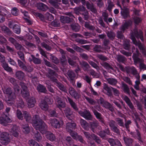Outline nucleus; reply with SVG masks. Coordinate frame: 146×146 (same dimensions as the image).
Masks as SVG:
<instances>
[{
  "label": "nucleus",
  "mask_w": 146,
  "mask_h": 146,
  "mask_svg": "<svg viewBox=\"0 0 146 146\" xmlns=\"http://www.w3.org/2000/svg\"><path fill=\"white\" fill-rule=\"evenodd\" d=\"M33 125L36 130H39L42 134L46 133V138L51 141L55 139L54 135L50 132H46L47 126L37 115H35L32 121Z\"/></svg>",
  "instance_id": "f257e3e1"
},
{
  "label": "nucleus",
  "mask_w": 146,
  "mask_h": 146,
  "mask_svg": "<svg viewBox=\"0 0 146 146\" xmlns=\"http://www.w3.org/2000/svg\"><path fill=\"white\" fill-rule=\"evenodd\" d=\"M136 52L135 53H133L132 56L134 64L136 65L138 62H139V69L141 70H146V65L144 63V60L139 57L140 54L137 49L136 51Z\"/></svg>",
  "instance_id": "f03ea898"
},
{
  "label": "nucleus",
  "mask_w": 146,
  "mask_h": 146,
  "mask_svg": "<svg viewBox=\"0 0 146 146\" xmlns=\"http://www.w3.org/2000/svg\"><path fill=\"white\" fill-rule=\"evenodd\" d=\"M3 91L5 94L8 95L9 101H11V102L8 103L9 105L10 104V105H12L15 102L14 100L16 96L15 94L12 92L11 88H5L3 90Z\"/></svg>",
  "instance_id": "7ed1b4c3"
},
{
  "label": "nucleus",
  "mask_w": 146,
  "mask_h": 146,
  "mask_svg": "<svg viewBox=\"0 0 146 146\" xmlns=\"http://www.w3.org/2000/svg\"><path fill=\"white\" fill-rule=\"evenodd\" d=\"M0 141L1 143L3 145H7L10 142L9 134L5 132L2 133L0 135Z\"/></svg>",
  "instance_id": "20e7f679"
},
{
  "label": "nucleus",
  "mask_w": 146,
  "mask_h": 146,
  "mask_svg": "<svg viewBox=\"0 0 146 146\" xmlns=\"http://www.w3.org/2000/svg\"><path fill=\"white\" fill-rule=\"evenodd\" d=\"M50 122L52 125L56 128H60L64 124V122L62 119H58L56 118L50 119Z\"/></svg>",
  "instance_id": "39448f33"
},
{
  "label": "nucleus",
  "mask_w": 146,
  "mask_h": 146,
  "mask_svg": "<svg viewBox=\"0 0 146 146\" xmlns=\"http://www.w3.org/2000/svg\"><path fill=\"white\" fill-rule=\"evenodd\" d=\"M48 77L50 78L51 80L54 82V84L58 87L60 90L65 92H67V90L66 87L64 86L60 82H58L56 79L51 77L49 75H48Z\"/></svg>",
  "instance_id": "423d86ee"
},
{
  "label": "nucleus",
  "mask_w": 146,
  "mask_h": 146,
  "mask_svg": "<svg viewBox=\"0 0 146 146\" xmlns=\"http://www.w3.org/2000/svg\"><path fill=\"white\" fill-rule=\"evenodd\" d=\"M78 112L81 116L87 120H92L93 119L92 116L88 110H85L84 111H80Z\"/></svg>",
  "instance_id": "0eeeda50"
},
{
  "label": "nucleus",
  "mask_w": 146,
  "mask_h": 146,
  "mask_svg": "<svg viewBox=\"0 0 146 146\" xmlns=\"http://www.w3.org/2000/svg\"><path fill=\"white\" fill-rule=\"evenodd\" d=\"M66 14L69 17L63 16H62L60 17V20L63 23H69L71 21V19H72V18L74 17L71 13H66Z\"/></svg>",
  "instance_id": "6e6552de"
},
{
  "label": "nucleus",
  "mask_w": 146,
  "mask_h": 146,
  "mask_svg": "<svg viewBox=\"0 0 146 146\" xmlns=\"http://www.w3.org/2000/svg\"><path fill=\"white\" fill-rule=\"evenodd\" d=\"M131 38L132 40L133 43L136 46H137L141 50L146 48L141 42L140 40L137 41L135 38L132 34L131 35Z\"/></svg>",
  "instance_id": "1a4fd4ad"
},
{
  "label": "nucleus",
  "mask_w": 146,
  "mask_h": 146,
  "mask_svg": "<svg viewBox=\"0 0 146 146\" xmlns=\"http://www.w3.org/2000/svg\"><path fill=\"white\" fill-rule=\"evenodd\" d=\"M20 85L22 89L21 91L22 96L24 97L28 96L29 95V92L26 84L23 82H21L20 83Z\"/></svg>",
  "instance_id": "9d476101"
},
{
  "label": "nucleus",
  "mask_w": 146,
  "mask_h": 146,
  "mask_svg": "<svg viewBox=\"0 0 146 146\" xmlns=\"http://www.w3.org/2000/svg\"><path fill=\"white\" fill-rule=\"evenodd\" d=\"M11 128L9 130L11 135L15 137H18L19 135V127L15 125L11 126Z\"/></svg>",
  "instance_id": "9b49d317"
},
{
  "label": "nucleus",
  "mask_w": 146,
  "mask_h": 146,
  "mask_svg": "<svg viewBox=\"0 0 146 146\" xmlns=\"http://www.w3.org/2000/svg\"><path fill=\"white\" fill-rule=\"evenodd\" d=\"M136 133L134 132H131L129 133V134L132 135V137L135 139H137L140 143H143V141L142 140L141 133L139 130L137 129H136Z\"/></svg>",
  "instance_id": "f8f14e48"
},
{
  "label": "nucleus",
  "mask_w": 146,
  "mask_h": 146,
  "mask_svg": "<svg viewBox=\"0 0 146 146\" xmlns=\"http://www.w3.org/2000/svg\"><path fill=\"white\" fill-rule=\"evenodd\" d=\"M56 104L57 107L59 109L64 108L66 106V104L65 102L63 101L61 98L58 96H57L56 98Z\"/></svg>",
  "instance_id": "ddd939ff"
},
{
  "label": "nucleus",
  "mask_w": 146,
  "mask_h": 146,
  "mask_svg": "<svg viewBox=\"0 0 146 146\" xmlns=\"http://www.w3.org/2000/svg\"><path fill=\"white\" fill-rule=\"evenodd\" d=\"M92 109V111L96 118L98 119V121L102 123L105 124V121L101 114L98 112L94 108Z\"/></svg>",
  "instance_id": "4468645a"
},
{
  "label": "nucleus",
  "mask_w": 146,
  "mask_h": 146,
  "mask_svg": "<svg viewBox=\"0 0 146 146\" xmlns=\"http://www.w3.org/2000/svg\"><path fill=\"white\" fill-rule=\"evenodd\" d=\"M132 24V22L131 20H129L127 21H126L120 27V30L123 32H124L126 29H128L129 27L131 26Z\"/></svg>",
  "instance_id": "2eb2a0df"
},
{
  "label": "nucleus",
  "mask_w": 146,
  "mask_h": 146,
  "mask_svg": "<svg viewBox=\"0 0 146 146\" xmlns=\"http://www.w3.org/2000/svg\"><path fill=\"white\" fill-rule=\"evenodd\" d=\"M11 121V119L6 115L0 117V123L4 126H6L7 123Z\"/></svg>",
  "instance_id": "dca6fc26"
},
{
  "label": "nucleus",
  "mask_w": 146,
  "mask_h": 146,
  "mask_svg": "<svg viewBox=\"0 0 146 146\" xmlns=\"http://www.w3.org/2000/svg\"><path fill=\"white\" fill-rule=\"evenodd\" d=\"M134 35L137 38H139L142 41H144L143 32L141 30L138 31L136 29L134 31L133 33Z\"/></svg>",
  "instance_id": "f3484780"
},
{
  "label": "nucleus",
  "mask_w": 146,
  "mask_h": 146,
  "mask_svg": "<svg viewBox=\"0 0 146 146\" xmlns=\"http://www.w3.org/2000/svg\"><path fill=\"white\" fill-rule=\"evenodd\" d=\"M123 99L125 101L126 103L128 106L129 108L131 109L133 112L135 110L134 106L131 102L129 98L127 96H125L123 98Z\"/></svg>",
  "instance_id": "a211bd4d"
},
{
  "label": "nucleus",
  "mask_w": 146,
  "mask_h": 146,
  "mask_svg": "<svg viewBox=\"0 0 146 146\" xmlns=\"http://www.w3.org/2000/svg\"><path fill=\"white\" fill-rule=\"evenodd\" d=\"M70 94L75 99H77L80 97V95L76 92L75 89L72 87H70L69 89Z\"/></svg>",
  "instance_id": "6ab92c4d"
},
{
  "label": "nucleus",
  "mask_w": 146,
  "mask_h": 146,
  "mask_svg": "<svg viewBox=\"0 0 146 146\" xmlns=\"http://www.w3.org/2000/svg\"><path fill=\"white\" fill-rule=\"evenodd\" d=\"M66 116L69 119L71 120L73 112L69 108H66L64 111Z\"/></svg>",
  "instance_id": "aec40b11"
},
{
  "label": "nucleus",
  "mask_w": 146,
  "mask_h": 146,
  "mask_svg": "<svg viewBox=\"0 0 146 146\" xmlns=\"http://www.w3.org/2000/svg\"><path fill=\"white\" fill-rule=\"evenodd\" d=\"M23 117L26 121L30 122H31V121L32 123L33 124L32 121L33 119V117L36 115H35L33 116V119L31 120V116L29 112L26 111H23ZM38 116L39 117L38 115Z\"/></svg>",
  "instance_id": "412c9836"
},
{
  "label": "nucleus",
  "mask_w": 146,
  "mask_h": 146,
  "mask_svg": "<svg viewBox=\"0 0 146 146\" xmlns=\"http://www.w3.org/2000/svg\"><path fill=\"white\" fill-rule=\"evenodd\" d=\"M67 77L70 81H72L76 78V75L75 73L72 70H68L67 73Z\"/></svg>",
  "instance_id": "4be33fe9"
},
{
  "label": "nucleus",
  "mask_w": 146,
  "mask_h": 146,
  "mask_svg": "<svg viewBox=\"0 0 146 146\" xmlns=\"http://www.w3.org/2000/svg\"><path fill=\"white\" fill-rule=\"evenodd\" d=\"M123 140L126 146H132V145L133 139L127 136H124Z\"/></svg>",
  "instance_id": "5701e85b"
},
{
  "label": "nucleus",
  "mask_w": 146,
  "mask_h": 146,
  "mask_svg": "<svg viewBox=\"0 0 146 146\" xmlns=\"http://www.w3.org/2000/svg\"><path fill=\"white\" fill-rule=\"evenodd\" d=\"M93 119V122L90 123V125L91 129V130L94 133H96V131L94 130L95 128L97 127L99 125V122L98 121L95 119Z\"/></svg>",
  "instance_id": "b1692460"
},
{
  "label": "nucleus",
  "mask_w": 146,
  "mask_h": 146,
  "mask_svg": "<svg viewBox=\"0 0 146 146\" xmlns=\"http://www.w3.org/2000/svg\"><path fill=\"white\" fill-rule=\"evenodd\" d=\"M103 90L104 92V90L106 91V94L109 96H112V94L111 92V88L108 86V85L106 83H104L103 86Z\"/></svg>",
  "instance_id": "393cba45"
},
{
  "label": "nucleus",
  "mask_w": 146,
  "mask_h": 146,
  "mask_svg": "<svg viewBox=\"0 0 146 146\" xmlns=\"http://www.w3.org/2000/svg\"><path fill=\"white\" fill-rule=\"evenodd\" d=\"M27 104L29 108H31L34 107L36 103L35 99L33 97H31L28 99L27 100Z\"/></svg>",
  "instance_id": "a878e982"
},
{
  "label": "nucleus",
  "mask_w": 146,
  "mask_h": 146,
  "mask_svg": "<svg viewBox=\"0 0 146 146\" xmlns=\"http://www.w3.org/2000/svg\"><path fill=\"white\" fill-rule=\"evenodd\" d=\"M68 102L73 109L75 111H77L78 110V108L76 104L69 97H67Z\"/></svg>",
  "instance_id": "bb28decb"
},
{
  "label": "nucleus",
  "mask_w": 146,
  "mask_h": 146,
  "mask_svg": "<svg viewBox=\"0 0 146 146\" xmlns=\"http://www.w3.org/2000/svg\"><path fill=\"white\" fill-rule=\"evenodd\" d=\"M100 64L105 69L107 70H113L112 65L111 64H110L107 62H103L100 63Z\"/></svg>",
  "instance_id": "cd10ccee"
},
{
  "label": "nucleus",
  "mask_w": 146,
  "mask_h": 146,
  "mask_svg": "<svg viewBox=\"0 0 146 146\" xmlns=\"http://www.w3.org/2000/svg\"><path fill=\"white\" fill-rule=\"evenodd\" d=\"M85 5H86L87 9L90 10L92 12L95 13L96 11V10L93 4H90L89 2L87 1Z\"/></svg>",
  "instance_id": "c85d7f7f"
},
{
  "label": "nucleus",
  "mask_w": 146,
  "mask_h": 146,
  "mask_svg": "<svg viewBox=\"0 0 146 146\" xmlns=\"http://www.w3.org/2000/svg\"><path fill=\"white\" fill-rule=\"evenodd\" d=\"M129 73L131 72L133 75L135 76V77L137 76H139L137 69L133 66H132L129 67Z\"/></svg>",
  "instance_id": "c756f323"
},
{
  "label": "nucleus",
  "mask_w": 146,
  "mask_h": 146,
  "mask_svg": "<svg viewBox=\"0 0 146 146\" xmlns=\"http://www.w3.org/2000/svg\"><path fill=\"white\" fill-rule=\"evenodd\" d=\"M80 64L84 71L87 70L90 66L88 63L84 61H80Z\"/></svg>",
  "instance_id": "7c9ffc66"
},
{
  "label": "nucleus",
  "mask_w": 146,
  "mask_h": 146,
  "mask_svg": "<svg viewBox=\"0 0 146 146\" xmlns=\"http://www.w3.org/2000/svg\"><path fill=\"white\" fill-rule=\"evenodd\" d=\"M76 126V124L75 123L68 122L66 124V129L67 131L69 132L70 131L74 129Z\"/></svg>",
  "instance_id": "2f4dec72"
},
{
  "label": "nucleus",
  "mask_w": 146,
  "mask_h": 146,
  "mask_svg": "<svg viewBox=\"0 0 146 146\" xmlns=\"http://www.w3.org/2000/svg\"><path fill=\"white\" fill-rule=\"evenodd\" d=\"M121 15L123 18L125 19L129 16V10L127 9H122V11L121 12Z\"/></svg>",
  "instance_id": "473e14b6"
},
{
  "label": "nucleus",
  "mask_w": 146,
  "mask_h": 146,
  "mask_svg": "<svg viewBox=\"0 0 146 146\" xmlns=\"http://www.w3.org/2000/svg\"><path fill=\"white\" fill-rule=\"evenodd\" d=\"M39 106L41 109L43 110L46 111L48 109V105L45 100L42 101L40 103Z\"/></svg>",
  "instance_id": "72a5a7b5"
},
{
  "label": "nucleus",
  "mask_w": 146,
  "mask_h": 146,
  "mask_svg": "<svg viewBox=\"0 0 146 146\" xmlns=\"http://www.w3.org/2000/svg\"><path fill=\"white\" fill-rule=\"evenodd\" d=\"M16 78L20 80H23L25 77V74L21 71H17L15 73Z\"/></svg>",
  "instance_id": "f704fd0d"
},
{
  "label": "nucleus",
  "mask_w": 146,
  "mask_h": 146,
  "mask_svg": "<svg viewBox=\"0 0 146 146\" xmlns=\"http://www.w3.org/2000/svg\"><path fill=\"white\" fill-rule=\"evenodd\" d=\"M37 90L39 92L45 93L47 91L45 87L43 85L40 84L37 85Z\"/></svg>",
  "instance_id": "c9c22d12"
},
{
  "label": "nucleus",
  "mask_w": 146,
  "mask_h": 146,
  "mask_svg": "<svg viewBox=\"0 0 146 146\" xmlns=\"http://www.w3.org/2000/svg\"><path fill=\"white\" fill-rule=\"evenodd\" d=\"M37 8L42 11H45L48 9L47 6L42 3H38L37 4Z\"/></svg>",
  "instance_id": "e433bc0d"
},
{
  "label": "nucleus",
  "mask_w": 146,
  "mask_h": 146,
  "mask_svg": "<svg viewBox=\"0 0 146 146\" xmlns=\"http://www.w3.org/2000/svg\"><path fill=\"white\" fill-rule=\"evenodd\" d=\"M103 106L112 112L114 111V109L112 105L108 102H105Z\"/></svg>",
  "instance_id": "4c0bfd02"
},
{
  "label": "nucleus",
  "mask_w": 146,
  "mask_h": 146,
  "mask_svg": "<svg viewBox=\"0 0 146 146\" xmlns=\"http://www.w3.org/2000/svg\"><path fill=\"white\" fill-rule=\"evenodd\" d=\"M86 9L85 7L84 6H82L76 7L75 8L74 11L75 13L76 14L79 15V14H81L80 13V12H82L84 11Z\"/></svg>",
  "instance_id": "58836bf2"
},
{
  "label": "nucleus",
  "mask_w": 146,
  "mask_h": 146,
  "mask_svg": "<svg viewBox=\"0 0 146 146\" xmlns=\"http://www.w3.org/2000/svg\"><path fill=\"white\" fill-rule=\"evenodd\" d=\"M106 80L108 84L112 86H115L117 82L116 79L113 78H107Z\"/></svg>",
  "instance_id": "ea45409f"
},
{
  "label": "nucleus",
  "mask_w": 146,
  "mask_h": 146,
  "mask_svg": "<svg viewBox=\"0 0 146 146\" xmlns=\"http://www.w3.org/2000/svg\"><path fill=\"white\" fill-rule=\"evenodd\" d=\"M23 131L25 134L28 133L30 131V128L27 124L21 125Z\"/></svg>",
  "instance_id": "a19ab883"
},
{
  "label": "nucleus",
  "mask_w": 146,
  "mask_h": 146,
  "mask_svg": "<svg viewBox=\"0 0 146 146\" xmlns=\"http://www.w3.org/2000/svg\"><path fill=\"white\" fill-rule=\"evenodd\" d=\"M121 86L123 88L124 92L128 94H130V90L129 88L127 85L123 82L121 83Z\"/></svg>",
  "instance_id": "79ce46f5"
},
{
  "label": "nucleus",
  "mask_w": 146,
  "mask_h": 146,
  "mask_svg": "<svg viewBox=\"0 0 146 146\" xmlns=\"http://www.w3.org/2000/svg\"><path fill=\"white\" fill-rule=\"evenodd\" d=\"M107 3L108 5L106 9L110 12H111L113 8L114 7V5L110 0H108Z\"/></svg>",
  "instance_id": "37998d69"
},
{
  "label": "nucleus",
  "mask_w": 146,
  "mask_h": 146,
  "mask_svg": "<svg viewBox=\"0 0 146 146\" xmlns=\"http://www.w3.org/2000/svg\"><path fill=\"white\" fill-rule=\"evenodd\" d=\"M80 123L81 126L85 129H88V123L86 121L83 119H81L80 120Z\"/></svg>",
  "instance_id": "c03bdc74"
},
{
  "label": "nucleus",
  "mask_w": 146,
  "mask_h": 146,
  "mask_svg": "<svg viewBox=\"0 0 146 146\" xmlns=\"http://www.w3.org/2000/svg\"><path fill=\"white\" fill-rule=\"evenodd\" d=\"M2 63V66L5 70L9 72H11L12 71V68L9 66L7 63L5 62H4Z\"/></svg>",
  "instance_id": "a18cd8bd"
},
{
  "label": "nucleus",
  "mask_w": 146,
  "mask_h": 146,
  "mask_svg": "<svg viewBox=\"0 0 146 146\" xmlns=\"http://www.w3.org/2000/svg\"><path fill=\"white\" fill-rule=\"evenodd\" d=\"M33 62L36 64H39L41 63V60L39 58H36L33 55H31Z\"/></svg>",
  "instance_id": "49530a36"
},
{
  "label": "nucleus",
  "mask_w": 146,
  "mask_h": 146,
  "mask_svg": "<svg viewBox=\"0 0 146 146\" xmlns=\"http://www.w3.org/2000/svg\"><path fill=\"white\" fill-rule=\"evenodd\" d=\"M91 137L92 139L94 140L98 144H100L101 141L99 137L94 134H92L91 135Z\"/></svg>",
  "instance_id": "de8ad7c7"
},
{
  "label": "nucleus",
  "mask_w": 146,
  "mask_h": 146,
  "mask_svg": "<svg viewBox=\"0 0 146 146\" xmlns=\"http://www.w3.org/2000/svg\"><path fill=\"white\" fill-rule=\"evenodd\" d=\"M13 31L17 34H19L21 32V29L20 26L17 25H15L13 28Z\"/></svg>",
  "instance_id": "09e8293b"
},
{
  "label": "nucleus",
  "mask_w": 146,
  "mask_h": 146,
  "mask_svg": "<svg viewBox=\"0 0 146 146\" xmlns=\"http://www.w3.org/2000/svg\"><path fill=\"white\" fill-rule=\"evenodd\" d=\"M60 60L61 64L63 66H64L66 65L67 64L66 58L64 54H62Z\"/></svg>",
  "instance_id": "8fccbe9b"
},
{
  "label": "nucleus",
  "mask_w": 146,
  "mask_h": 146,
  "mask_svg": "<svg viewBox=\"0 0 146 146\" xmlns=\"http://www.w3.org/2000/svg\"><path fill=\"white\" fill-rule=\"evenodd\" d=\"M84 26L86 28L90 30L94 31L95 29V28L94 26L90 25L88 22H85Z\"/></svg>",
  "instance_id": "3c124183"
},
{
  "label": "nucleus",
  "mask_w": 146,
  "mask_h": 146,
  "mask_svg": "<svg viewBox=\"0 0 146 146\" xmlns=\"http://www.w3.org/2000/svg\"><path fill=\"white\" fill-rule=\"evenodd\" d=\"M50 3L52 6H53L55 8L57 9H60V4L58 3L55 1L51 0L50 1Z\"/></svg>",
  "instance_id": "603ef678"
},
{
  "label": "nucleus",
  "mask_w": 146,
  "mask_h": 146,
  "mask_svg": "<svg viewBox=\"0 0 146 146\" xmlns=\"http://www.w3.org/2000/svg\"><path fill=\"white\" fill-rule=\"evenodd\" d=\"M16 115L18 118L21 120H23V113L19 110H17L16 112Z\"/></svg>",
  "instance_id": "864d4df0"
},
{
  "label": "nucleus",
  "mask_w": 146,
  "mask_h": 146,
  "mask_svg": "<svg viewBox=\"0 0 146 146\" xmlns=\"http://www.w3.org/2000/svg\"><path fill=\"white\" fill-rule=\"evenodd\" d=\"M34 138L35 140L38 141H40L42 139V137L41 136L40 133L38 132H37L35 134V136Z\"/></svg>",
  "instance_id": "5fc2aeb1"
},
{
  "label": "nucleus",
  "mask_w": 146,
  "mask_h": 146,
  "mask_svg": "<svg viewBox=\"0 0 146 146\" xmlns=\"http://www.w3.org/2000/svg\"><path fill=\"white\" fill-rule=\"evenodd\" d=\"M89 63L92 67L95 68L98 71H99L100 68L95 63L92 61H89Z\"/></svg>",
  "instance_id": "6e6d98bb"
},
{
  "label": "nucleus",
  "mask_w": 146,
  "mask_h": 146,
  "mask_svg": "<svg viewBox=\"0 0 146 146\" xmlns=\"http://www.w3.org/2000/svg\"><path fill=\"white\" fill-rule=\"evenodd\" d=\"M102 48V47L100 45H96L93 48V50L96 52H102L101 49Z\"/></svg>",
  "instance_id": "4d7b16f0"
},
{
  "label": "nucleus",
  "mask_w": 146,
  "mask_h": 146,
  "mask_svg": "<svg viewBox=\"0 0 146 146\" xmlns=\"http://www.w3.org/2000/svg\"><path fill=\"white\" fill-rule=\"evenodd\" d=\"M81 14L83 15L84 18L85 20H87L89 18V13L88 11L86 9Z\"/></svg>",
  "instance_id": "13d9d810"
},
{
  "label": "nucleus",
  "mask_w": 146,
  "mask_h": 146,
  "mask_svg": "<svg viewBox=\"0 0 146 146\" xmlns=\"http://www.w3.org/2000/svg\"><path fill=\"white\" fill-rule=\"evenodd\" d=\"M118 66L119 68L122 71L124 72H126L127 73H129V67H125L124 68L122 65L121 64L119 65Z\"/></svg>",
  "instance_id": "bf43d9fd"
},
{
  "label": "nucleus",
  "mask_w": 146,
  "mask_h": 146,
  "mask_svg": "<svg viewBox=\"0 0 146 146\" xmlns=\"http://www.w3.org/2000/svg\"><path fill=\"white\" fill-rule=\"evenodd\" d=\"M117 59L118 61L119 62H123L126 60V58L121 55H118L117 57Z\"/></svg>",
  "instance_id": "052dcab7"
},
{
  "label": "nucleus",
  "mask_w": 146,
  "mask_h": 146,
  "mask_svg": "<svg viewBox=\"0 0 146 146\" xmlns=\"http://www.w3.org/2000/svg\"><path fill=\"white\" fill-rule=\"evenodd\" d=\"M85 98L90 104L94 105L96 104V102L94 100L87 96H85Z\"/></svg>",
  "instance_id": "680f3d73"
},
{
  "label": "nucleus",
  "mask_w": 146,
  "mask_h": 146,
  "mask_svg": "<svg viewBox=\"0 0 146 146\" xmlns=\"http://www.w3.org/2000/svg\"><path fill=\"white\" fill-rule=\"evenodd\" d=\"M71 27L72 29L76 32L79 31L80 29V26L78 24H72Z\"/></svg>",
  "instance_id": "e2e57ef3"
},
{
  "label": "nucleus",
  "mask_w": 146,
  "mask_h": 146,
  "mask_svg": "<svg viewBox=\"0 0 146 146\" xmlns=\"http://www.w3.org/2000/svg\"><path fill=\"white\" fill-rule=\"evenodd\" d=\"M75 41L81 44H86L88 43V41L86 40L79 38H76Z\"/></svg>",
  "instance_id": "0e129e2a"
},
{
  "label": "nucleus",
  "mask_w": 146,
  "mask_h": 146,
  "mask_svg": "<svg viewBox=\"0 0 146 146\" xmlns=\"http://www.w3.org/2000/svg\"><path fill=\"white\" fill-rule=\"evenodd\" d=\"M1 28L2 31H3L5 33L9 34L10 31L9 29L5 26H1Z\"/></svg>",
  "instance_id": "69168bd1"
},
{
  "label": "nucleus",
  "mask_w": 146,
  "mask_h": 146,
  "mask_svg": "<svg viewBox=\"0 0 146 146\" xmlns=\"http://www.w3.org/2000/svg\"><path fill=\"white\" fill-rule=\"evenodd\" d=\"M11 13L13 15L17 16L19 14V10L17 8L14 7L11 10Z\"/></svg>",
  "instance_id": "338daca9"
},
{
  "label": "nucleus",
  "mask_w": 146,
  "mask_h": 146,
  "mask_svg": "<svg viewBox=\"0 0 146 146\" xmlns=\"http://www.w3.org/2000/svg\"><path fill=\"white\" fill-rule=\"evenodd\" d=\"M29 143L31 146H39L38 143L33 140H29Z\"/></svg>",
  "instance_id": "774afa93"
}]
</instances>
